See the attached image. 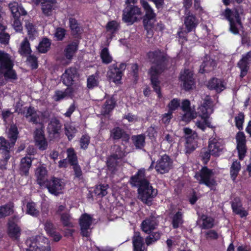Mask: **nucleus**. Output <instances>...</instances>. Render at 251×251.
Returning <instances> with one entry per match:
<instances>
[{
	"label": "nucleus",
	"mask_w": 251,
	"mask_h": 251,
	"mask_svg": "<svg viewBox=\"0 0 251 251\" xmlns=\"http://www.w3.org/2000/svg\"><path fill=\"white\" fill-rule=\"evenodd\" d=\"M232 208L233 212L242 218L246 217L248 214V212L242 207L241 201L239 198L234 200L232 203Z\"/></svg>",
	"instance_id": "obj_30"
},
{
	"label": "nucleus",
	"mask_w": 251,
	"mask_h": 251,
	"mask_svg": "<svg viewBox=\"0 0 251 251\" xmlns=\"http://www.w3.org/2000/svg\"><path fill=\"white\" fill-rule=\"evenodd\" d=\"M14 21L12 26L16 32H21L23 30V26L19 18L14 17Z\"/></svg>",
	"instance_id": "obj_61"
},
{
	"label": "nucleus",
	"mask_w": 251,
	"mask_h": 251,
	"mask_svg": "<svg viewBox=\"0 0 251 251\" xmlns=\"http://www.w3.org/2000/svg\"><path fill=\"white\" fill-rule=\"evenodd\" d=\"M19 52L22 55L26 56L30 54L31 50L30 44L26 38L21 42L20 47L19 49Z\"/></svg>",
	"instance_id": "obj_40"
},
{
	"label": "nucleus",
	"mask_w": 251,
	"mask_h": 251,
	"mask_svg": "<svg viewBox=\"0 0 251 251\" xmlns=\"http://www.w3.org/2000/svg\"><path fill=\"white\" fill-rule=\"evenodd\" d=\"M65 133L69 140H72L75 136L77 129L73 123H67L64 125Z\"/></svg>",
	"instance_id": "obj_39"
},
{
	"label": "nucleus",
	"mask_w": 251,
	"mask_h": 251,
	"mask_svg": "<svg viewBox=\"0 0 251 251\" xmlns=\"http://www.w3.org/2000/svg\"><path fill=\"white\" fill-rule=\"evenodd\" d=\"M225 16L229 22L230 31L234 34H238L239 29L241 27L239 13L236 10L231 11L226 9L225 12Z\"/></svg>",
	"instance_id": "obj_7"
},
{
	"label": "nucleus",
	"mask_w": 251,
	"mask_h": 251,
	"mask_svg": "<svg viewBox=\"0 0 251 251\" xmlns=\"http://www.w3.org/2000/svg\"><path fill=\"white\" fill-rule=\"evenodd\" d=\"M215 65V62L213 60L209 59L208 60L204 61L201 66L200 72L201 73H204L211 71L214 69Z\"/></svg>",
	"instance_id": "obj_44"
},
{
	"label": "nucleus",
	"mask_w": 251,
	"mask_h": 251,
	"mask_svg": "<svg viewBox=\"0 0 251 251\" xmlns=\"http://www.w3.org/2000/svg\"><path fill=\"white\" fill-rule=\"evenodd\" d=\"M237 150L240 160H243L246 155L247 148L246 146V137L243 132H239L236 136Z\"/></svg>",
	"instance_id": "obj_17"
},
{
	"label": "nucleus",
	"mask_w": 251,
	"mask_h": 251,
	"mask_svg": "<svg viewBox=\"0 0 251 251\" xmlns=\"http://www.w3.org/2000/svg\"><path fill=\"white\" fill-rule=\"evenodd\" d=\"M198 128L202 131H204L206 127L212 128L210 118L201 117L200 120H198L195 123Z\"/></svg>",
	"instance_id": "obj_38"
},
{
	"label": "nucleus",
	"mask_w": 251,
	"mask_h": 251,
	"mask_svg": "<svg viewBox=\"0 0 251 251\" xmlns=\"http://www.w3.org/2000/svg\"><path fill=\"white\" fill-rule=\"evenodd\" d=\"M200 221L202 222V227L203 228H211L214 225V220L206 215H202L200 219Z\"/></svg>",
	"instance_id": "obj_49"
},
{
	"label": "nucleus",
	"mask_w": 251,
	"mask_h": 251,
	"mask_svg": "<svg viewBox=\"0 0 251 251\" xmlns=\"http://www.w3.org/2000/svg\"><path fill=\"white\" fill-rule=\"evenodd\" d=\"M141 3L146 11L145 18L143 21L144 25L147 29H150L153 26L155 14L153 12L152 8L147 1L141 0Z\"/></svg>",
	"instance_id": "obj_14"
},
{
	"label": "nucleus",
	"mask_w": 251,
	"mask_h": 251,
	"mask_svg": "<svg viewBox=\"0 0 251 251\" xmlns=\"http://www.w3.org/2000/svg\"><path fill=\"white\" fill-rule=\"evenodd\" d=\"M180 106V100L177 99H173L168 104V107L169 108L168 111L171 113L176 110Z\"/></svg>",
	"instance_id": "obj_57"
},
{
	"label": "nucleus",
	"mask_w": 251,
	"mask_h": 251,
	"mask_svg": "<svg viewBox=\"0 0 251 251\" xmlns=\"http://www.w3.org/2000/svg\"><path fill=\"white\" fill-rule=\"evenodd\" d=\"M42 0H39L38 3H36V0H32V2L35 4L38 5ZM44 2H42V9L43 13L47 15L50 16L52 13V11L54 9V2L55 0H43Z\"/></svg>",
	"instance_id": "obj_27"
},
{
	"label": "nucleus",
	"mask_w": 251,
	"mask_h": 251,
	"mask_svg": "<svg viewBox=\"0 0 251 251\" xmlns=\"http://www.w3.org/2000/svg\"><path fill=\"white\" fill-rule=\"evenodd\" d=\"M181 108L183 112L182 120L188 122L197 116L195 109L190 106V102L187 100L182 101Z\"/></svg>",
	"instance_id": "obj_15"
},
{
	"label": "nucleus",
	"mask_w": 251,
	"mask_h": 251,
	"mask_svg": "<svg viewBox=\"0 0 251 251\" xmlns=\"http://www.w3.org/2000/svg\"><path fill=\"white\" fill-rule=\"evenodd\" d=\"M115 152L109 157L107 161V165L109 171L113 173L121 161V159L125 156V152L118 146H114Z\"/></svg>",
	"instance_id": "obj_8"
},
{
	"label": "nucleus",
	"mask_w": 251,
	"mask_h": 251,
	"mask_svg": "<svg viewBox=\"0 0 251 251\" xmlns=\"http://www.w3.org/2000/svg\"><path fill=\"white\" fill-rule=\"evenodd\" d=\"M179 79L182 87L186 90L193 89L195 85L194 79L192 72L188 69H185L180 73Z\"/></svg>",
	"instance_id": "obj_13"
},
{
	"label": "nucleus",
	"mask_w": 251,
	"mask_h": 251,
	"mask_svg": "<svg viewBox=\"0 0 251 251\" xmlns=\"http://www.w3.org/2000/svg\"><path fill=\"white\" fill-rule=\"evenodd\" d=\"M32 160L31 158L25 157L22 159L21 161L20 170L21 172L25 175H27L31 165Z\"/></svg>",
	"instance_id": "obj_37"
},
{
	"label": "nucleus",
	"mask_w": 251,
	"mask_h": 251,
	"mask_svg": "<svg viewBox=\"0 0 251 251\" xmlns=\"http://www.w3.org/2000/svg\"><path fill=\"white\" fill-rule=\"evenodd\" d=\"M145 172L144 169L139 170L136 175L131 177L130 183L133 186L139 187L138 198L144 203L150 204L157 191L145 178Z\"/></svg>",
	"instance_id": "obj_1"
},
{
	"label": "nucleus",
	"mask_w": 251,
	"mask_h": 251,
	"mask_svg": "<svg viewBox=\"0 0 251 251\" xmlns=\"http://www.w3.org/2000/svg\"><path fill=\"white\" fill-rule=\"evenodd\" d=\"M141 15L140 9L137 6H127L123 11V20L126 23L132 24Z\"/></svg>",
	"instance_id": "obj_12"
},
{
	"label": "nucleus",
	"mask_w": 251,
	"mask_h": 251,
	"mask_svg": "<svg viewBox=\"0 0 251 251\" xmlns=\"http://www.w3.org/2000/svg\"><path fill=\"white\" fill-rule=\"evenodd\" d=\"M25 213L33 217H37L39 215L40 211L35 202L29 201L26 203Z\"/></svg>",
	"instance_id": "obj_35"
},
{
	"label": "nucleus",
	"mask_w": 251,
	"mask_h": 251,
	"mask_svg": "<svg viewBox=\"0 0 251 251\" xmlns=\"http://www.w3.org/2000/svg\"><path fill=\"white\" fill-rule=\"evenodd\" d=\"M68 158L70 164L74 166L77 164V157L75 153L74 149L72 148L68 149L67 151Z\"/></svg>",
	"instance_id": "obj_56"
},
{
	"label": "nucleus",
	"mask_w": 251,
	"mask_h": 251,
	"mask_svg": "<svg viewBox=\"0 0 251 251\" xmlns=\"http://www.w3.org/2000/svg\"><path fill=\"white\" fill-rule=\"evenodd\" d=\"M126 68V65L125 63H121L119 65L117 64L111 65L107 72L108 77L114 83H119Z\"/></svg>",
	"instance_id": "obj_9"
},
{
	"label": "nucleus",
	"mask_w": 251,
	"mask_h": 251,
	"mask_svg": "<svg viewBox=\"0 0 251 251\" xmlns=\"http://www.w3.org/2000/svg\"><path fill=\"white\" fill-rule=\"evenodd\" d=\"M206 238L209 240H216L219 237V234L214 230H210L205 233Z\"/></svg>",
	"instance_id": "obj_63"
},
{
	"label": "nucleus",
	"mask_w": 251,
	"mask_h": 251,
	"mask_svg": "<svg viewBox=\"0 0 251 251\" xmlns=\"http://www.w3.org/2000/svg\"><path fill=\"white\" fill-rule=\"evenodd\" d=\"M34 139L36 145L40 150H45L48 147L47 142L42 129H37L35 132Z\"/></svg>",
	"instance_id": "obj_25"
},
{
	"label": "nucleus",
	"mask_w": 251,
	"mask_h": 251,
	"mask_svg": "<svg viewBox=\"0 0 251 251\" xmlns=\"http://www.w3.org/2000/svg\"><path fill=\"white\" fill-rule=\"evenodd\" d=\"M70 26L74 34H77L80 30V28L78 26L75 19L73 18L69 19Z\"/></svg>",
	"instance_id": "obj_59"
},
{
	"label": "nucleus",
	"mask_w": 251,
	"mask_h": 251,
	"mask_svg": "<svg viewBox=\"0 0 251 251\" xmlns=\"http://www.w3.org/2000/svg\"><path fill=\"white\" fill-rule=\"evenodd\" d=\"M223 141L221 139L211 138L209 140L208 151L211 155L218 156L222 151Z\"/></svg>",
	"instance_id": "obj_21"
},
{
	"label": "nucleus",
	"mask_w": 251,
	"mask_h": 251,
	"mask_svg": "<svg viewBox=\"0 0 251 251\" xmlns=\"http://www.w3.org/2000/svg\"><path fill=\"white\" fill-rule=\"evenodd\" d=\"M90 143V137L87 135H83L80 140L81 148L85 149L87 148Z\"/></svg>",
	"instance_id": "obj_62"
},
{
	"label": "nucleus",
	"mask_w": 251,
	"mask_h": 251,
	"mask_svg": "<svg viewBox=\"0 0 251 251\" xmlns=\"http://www.w3.org/2000/svg\"><path fill=\"white\" fill-rule=\"evenodd\" d=\"M156 219L154 217H151L144 220L141 224V228L146 233H150L157 226Z\"/></svg>",
	"instance_id": "obj_26"
},
{
	"label": "nucleus",
	"mask_w": 251,
	"mask_h": 251,
	"mask_svg": "<svg viewBox=\"0 0 251 251\" xmlns=\"http://www.w3.org/2000/svg\"><path fill=\"white\" fill-rule=\"evenodd\" d=\"M172 165V161L170 158L166 154H164L157 161L155 168L158 173L163 174L170 170Z\"/></svg>",
	"instance_id": "obj_16"
},
{
	"label": "nucleus",
	"mask_w": 251,
	"mask_h": 251,
	"mask_svg": "<svg viewBox=\"0 0 251 251\" xmlns=\"http://www.w3.org/2000/svg\"><path fill=\"white\" fill-rule=\"evenodd\" d=\"M44 185L47 187L49 192L54 196L62 194L65 185L62 180L55 177L47 181Z\"/></svg>",
	"instance_id": "obj_10"
},
{
	"label": "nucleus",
	"mask_w": 251,
	"mask_h": 251,
	"mask_svg": "<svg viewBox=\"0 0 251 251\" xmlns=\"http://www.w3.org/2000/svg\"><path fill=\"white\" fill-rule=\"evenodd\" d=\"M195 177L200 183L204 184L209 187L216 184L213 171L206 167H202L200 172L196 174Z\"/></svg>",
	"instance_id": "obj_6"
},
{
	"label": "nucleus",
	"mask_w": 251,
	"mask_h": 251,
	"mask_svg": "<svg viewBox=\"0 0 251 251\" xmlns=\"http://www.w3.org/2000/svg\"><path fill=\"white\" fill-rule=\"evenodd\" d=\"M241 164L237 160L234 161L230 167V175L231 179L235 180L241 170Z\"/></svg>",
	"instance_id": "obj_45"
},
{
	"label": "nucleus",
	"mask_w": 251,
	"mask_h": 251,
	"mask_svg": "<svg viewBox=\"0 0 251 251\" xmlns=\"http://www.w3.org/2000/svg\"><path fill=\"white\" fill-rule=\"evenodd\" d=\"M185 14L184 25L188 32H190L193 31L198 25L199 20L190 12L186 11Z\"/></svg>",
	"instance_id": "obj_24"
},
{
	"label": "nucleus",
	"mask_w": 251,
	"mask_h": 251,
	"mask_svg": "<svg viewBox=\"0 0 251 251\" xmlns=\"http://www.w3.org/2000/svg\"><path fill=\"white\" fill-rule=\"evenodd\" d=\"M207 87L209 89L214 90L217 92H221L225 89L224 82L221 79L215 78L208 82Z\"/></svg>",
	"instance_id": "obj_31"
},
{
	"label": "nucleus",
	"mask_w": 251,
	"mask_h": 251,
	"mask_svg": "<svg viewBox=\"0 0 251 251\" xmlns=\"http://www.w3.org/2000/svg\"><path fill=\"white\" fill-rule=\"evenodd\" d=\"M100 57L102 62L106 64L110 63L112 60V57L110 55L108 49L106 48H104L101 50Z\"/></svg>",
	"instance_id": "obj_55"
},
{
	"label": "nucleus",
	"mask_w": 251,
	"mask_h": 251,
	"mask_svg": "<svg viewBox=\"0 0 251 251\" xmlns=\"http://www.w3.org/2000/svg\"><path fill=\"white\" fill-rule=\"evenodd\" d=\"M26 251H50L49 240L42 235L32 236L26 241Z\"/></svg>",
	"instance_id": "obj_3"
},
{
	"label": "nucleus",
	"mask_w": 251,
	"mask_h": 251,
	"mask_svg": "<svg viewBox=\"0 0 251 251\" xmlns=\"http://www.w3.org/2000/svg\"><path fill=\"white\" fill-rule=\"evenodd\" d=\"M14 204L9 202L0 206V219L8 216L13 212Z\"/></svg>",
	"instance_id": "obj_36"
},
{
	"label": "nucleus",
	"mask_w": 251,
	"mask_h": 251,
	"mask_svg": "<svg viewBox=\"0 0 251 251\" xmlns=\"http://www.w3.org/2000/svg\"><path fill=\"white\" fill-rule=\"evenodd\" d=\"M119 28L118 23L115 21L109 22L106 26V31L110 33L113 34L115 33Z\"/></svg>",
	"instance_id": "obj_54"
},
{
	"label": "nucleus",
	"mask_w": 251,
	"mask_h": 251,
	"mask_svg": "<svg viewBox=\"0 0 251 251\" xmlns=\"http://www.w3.org/2000/svg\"><path fill=\"white\" fill-rule=\"evenodd\" d=\"M18 134L17 126L13 125L10 126L8 132V137L10 140V143L7 142L3 137H0V150L4 152L6 160L8 159L10 157L9 150L14 145L17 138Z\"/></svg>",
	"instance_id": "obj_5"
},
{
	"label": "nucleus",
	"mask_w": 251,
	"mask_h": 251,
	"mask_svg": "<svg viewBox=\"0 0 251 251\" xmlns=\"http://www.w3.org/2000/svg\"><path fill=\"white\" fill-rule=\"evenodd\" d=\"M12 67L9 55L0 51V73L2 74L6 78L15 79L17 75Z\"/></svg>",
	"instance_id": "obj_4"
},
{
	"label": "nucleus",
	"mask_w": 251,
	"mask_h": 251,
	"mask_svg": "<svg viewBox=\"0 0 251 251\" xmlns=\"http://www.w3.org/2000/svg\"><path fill=\"white\" fill-rule=\"evenodd\" d=\"M186 139V148L188 151H191L194 150L197 146L195 139L197 138V134L191 129L186 127L183 129Z\"/></svg>",
	"instance_id": "obj_18"
},
{
	"label": "nucleus",
	"mask_w": 251,
	"mask_h": 251,
	"mask_svg": "<svg viewBox=\"0 0 251 251\" xmlns=\"http://www.w3.org/2000/svg\"><path fill=\"white\" fill-rule=\"evenodd\" d=\"M60 220L64 226L68 227L73 226L71 217L68 212L65 211V213L60 214Z\"/></svg>",
	"instance_id": "obj_53"
},
{
	"label": "nucleus",
	"mask_w": 251,
	"mask_h": 251,
	"mask_svg": "<svg viewBox=\"0 0 251 251\" xmlns=\"http://www.w3.org/2000/svg\"><path fill=\"white\" fill-rule=\"evenodd\" d=\"M182 223V214L178 212L174 216L173 219V225L174 228H177Z\"/></svg>",
	"instance_id": "obj_60"
},
{
	"label": "nucleus",
	"mask_w": 251,
	"mask_h": 251,
	"mask_svg": "<svg viewBox=\"0 0 251 251\" xmlns=\"http://www.w3.org/2000/svg\"><path fill=\"white\" fill-rule=\"evenodd\" d=\"M164 137L162 138L161 144H163L167 142L170 145H172L174 142V136L170 134L164 133L163 135Z\"/></svg>",
	"instance_id": "obj_64"
},
{
	"label": "nucleus",
	"mask_w": 251,
	"mask_h": 251,
	"mask_svg": "<svg viewBox=\"0 0 251 251\" xmlns=\"http://www.w3.org/2000/svg\"><path fill=\"white\" fill-rule=\"evenodd\" d=\"M24 114L29 122L42 125L44 122L45 116L43 113L36 110L33 107L30 106L26 108V112Z\"/></svg>",
	"instance_id": "obj_11"
},
{
	"label": "nucleus",
	"mask_w": 251,
	"mask_h": 251,
	"mask_svg": "<svg viewBox=\"0 0 251 251\" xmlns=\"http://www.w3.org/2000/svg\"><path fill=\"white\" fill-rule=\"evenodd\" d=\"M50 46V42L48 39L45 38L39 43L37 50L41 53H45L49 50Z\"/></svg>",
	"instance_id": "obj_47"
},
{
	"label": "nucleus",
	"mask_w": 251,
	"mask_h": 251,
	"mask_svg": "<svg viewBox=\"0 0 251 251\" xmlns=\"http://www.w3.org/2000/svg\"><path fill=\"white\" fill-rule=\"evenodd\" d=\"M25 27L27 30V34L29 38L33 40L37 36V32L35 29V27L32 23H26Z\"/></svg>",
	"instance_id": "obj_52"
},
{
	"label": "nucleus",
	"mask_w": 251,
	"mask_h": 251,
	"mask_svg": "<svg viewBox=\"0 0 251 251\" xmlns=\"http://www.w3.org/2000/svg\"><path fill=\"white\" fill-rule=\"evenodd\" d=\"M115 104V101L113 98L107 99L101 109V113L103 115L109 114L114 108Z\"/></svg>",
	"instance_id": "obj_43"
},
{
	"label": "nucleus",
	"mask_w": 251,
	"mask_h": 251,
	"mask_svg": "<svg viewBox=\"0 0 251 251\" xmlns=\"http://www.w3.org/2000/svg\"><path fill=\"white\" fill-rule=\"evenodd\" d=\"M61 126L59 121L56 119H53L49 124L48 129L50 133L55 134L59 132Z\"/></svg>",
	"instance_id": "obj_46"
},
{
	"label": "nucleus",
	"mask_w": 251,
	"mask_h": 251,
	"mask_svg": "<svg viewBox=\"0 0 251 251\" xmlns=\"http://www.w3.org/2000/svg\"><path fill=\"white\" fill-rule=\"evenodd\" d=\"M134 251H144V240L139 232H134L132 239Z\"/></svg>",
	"instance_id": "obj_33"
},
{
	"label": "nucleus",
	"mask_w": 251,
	"mask_h": 251,
	"mask_svg": "<svg viewBox=\"0 0 251 251\" xmlns=\"http://www.w3.org/2000/svg\"><path fill=\"white\" fill-rule=\"evenodd\" d=\"M77 49L76 43H73L66 47L65 50V56L68 60H71Z\"/></svg>",
	"instance_id": "obj_42"
},
{
	"label": "nucleus",
	"mask_w": 251,
	"mask_h": 251,
	"mask_svg": "<svg viewBox=\"0 0 251 251\" xmlns=\"http://www.w3.org/2000/svg\"><path fill=\"white\" fill-rule=\"evenodd\" d=\"M99 76L96 74L90 75L87 78V87L89 89H93L98 86Z\"/></svg>",
	"instance_id": "obj_48"
},
{
	"label": "nucleus",
	"mask_w": 251,
	"mask_h": 251,
	"mask_svg": "<svg viewBox=\"0 0 251 251\" xmlns=\"http://www.w3.org/2000/svg\"><path fill=\"white\" fill-rule=\"evenodd\" d=\"M132 139L137 148L141 149L144 147L145 145V136L144 135H135L132 136Z\"/></svg>",
	"instance_id": "obj_51"
},
{
	"label": "nucleus",
	"mask_w": 251,
	"mask_h": 251,
	"mask_svg": "<svg viewBox=\"0 0 251 251\" xmlns=\"http://www.w3.org/2000/svg\"><path fill=\"white\" fill-rule=\"evenodd\" d=\"M251 63V51L243 54L241 60L238 63V66L241 70V76H245Z\"/></svg>",
	"instance_id": "obj_22"
},
{
	"label": "nucleus",
	"mask_w": 251,
	"mask_h": 251,
	"mask_svg": "<svg viewBox=\"0 0 251 251\" xmlns=\"http://www.w3.org/2000/svg\"><path fill=\"white\" fill-rule=\"evenodd\" d=\"M213 105L211 98L206 97L202 104L199 108V113L201 117L210 118V115L213 113Z\"/></svg>",
	"instance_id": "obj_20"
},
{
	"label": "nucleus",
	"mask_w": 251,
	"mask_h": 251,
	"mask_svg": "<svg viewBox=\"0 0 251 251\" xmlns=\"http://www.w3.org/2000/svg\"><path fill=\"white\" fill-rule=\"evenodd\" d=\"M148 56L150 61L154 64L151 66L149 72L152 87L158 95V98H161V94L158 78L159 75L163 70L162 63L164 60V57L159 50L150 52L148 53Z\"/></svg>",
	"instance_id": "obj_2"
},
{
	"label": "nucleus",
	"mask_w": 251,
	"mask_h": 251,
	"mask_svg": "<svg viewBox=\"0 0 251 251\" xmlns=\"http://www.w3.org/2000/svg\"><path fill=\"white\" fill-rule=\"evenodd\" d=\"M235 122L236 127L239 130L243 129V124L244 122V115L243 113H239L235 117Z\"/></svg>",
	"instance_id": "obj_58"
},
{
	"label": "nucleus",
	"mask_w": 251,
	"mask_h": 251,
	"mask_svg": "<svg viewBox=\"0 0 251 251\" xmlns=\"http://www.w3.org/2000/svg\"><path fill=\"white\" fill-rule=\"evenodd\" d=\"M72 93V90L70 87H68L64 91H56L53 96V99L55 101H59L70 96Z\"/></svg>",
	"instance_id": "obj_41"
},
{
	"label": "nucleus",
	"mask_w": 251,
	"mask_h": 251,
	"mask_svg": "<svg viewBox=\"0 0 251 251\" xmlns=\"http://www.w3.org/2000/svg\"><path fill=\"white\" fill-rule=\"evenodd\" d=\"M47 174V171L45 167L41 166L37 169L36 175L37 177V182L40 185H44L47 181L46 178Z\"/></svg>",
	"instance_id": "obj_34"
},
{
	"label": "nucleus",
	"mask_w": 251,
	"mask_h": 251,
	"mask_svg": "<svg viewBox=\"0 0 251 251\" xmlns=\"http://www.w3.org/2000/svg\"><path fill=\"white\" fill-rule=\"evenodd\" d=\"M8 234L14 239H18L21 235V229L13 220H10L8 224Z\"/></svg>",
	"instance_id": "obj_28"
},
{
	"label": "nucleus",
	"mask_w": 251,
	"mask_h": 251,
	"mask_svg": "<svg viewBox=\"0 0 251 251\" xmlns=\"http://www.w3.org/2000/svg\"><path fill=\"white\" fill-rule=\"evenodd\" d=\"M9 7L14 17L19 18L21 15H25L26 11L16 2H13L9 4Z\"/></svg>",
	"instance_id": "obj_29"
},
{
	"label": "nucleus",
	"mask_w": 251,
	"mask_h": 251,
	"mask_svg": "<svg viewBox=\"0 0 251 251\" xmlns=\"http://www.w3.org/2000/svg\"><path fill=\"white\" fill-rule=\"evenodd\" d=\"M76 75L77 71L75 69L73 68L67 69L62 75V81L65 85L69 87L73 84Z\"/></svg>",
	"instance_id": "obj_23"
},
{
	"label": "nucleus",
	"mask_w": 251,
	"mask_h": 251,
	"mask_svg": "<svg viewBox=\"0 0 251 251\" xmlns=\"http://www.w3.org/2000/svg\"><path fill=\"white\" fill-rule=\"evenodd\" d=\"M93 218L90 215L84 214L79 219V224L81 227V234L83 236L88 237L89 230L92 224Z\"/></svg>",
	"instance_id": "obj_19"
},
{
	"label": "nucleus",
	"mask_w": 251,
	"mask_h": 251,
	"mask_svg": "<svg viewBox=\"0 0 251 251\" xmlns=\"http://www.w3.org/2000/svg\"><path fill=\"white\" fill-rule=\"evenodd\" d=\"M108 188L107 184H100L96 186L94 192L98 196L102 197L107 194V190Z\"/></svg>",
	"instance_id": "obj_50"
},
{
	"label": "nucleus",
	"mask_w": 251,
	"mask_h": 251,
	"mask_svg": "<svg viewBox=\"0 0 251 251\" xmlns=\"http://www.w3.org/2000/svg\"><path fill=\"white\" fill-rule=\"evenodd\" d=\"M111 137L114 140L122 139L123 141H127L129 139V136L121 128L115 127L111 130Z\"/></svg>",
	"instance_id": "obj_32"
}]
</instances>
